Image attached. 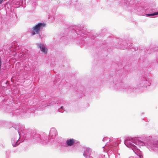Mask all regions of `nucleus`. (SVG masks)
<instances>
[{"instance_id": "obj_1", "label": "nucleus", "mask_w": 158, "mask_h": 158, "mask_svg": "<svg viewBox=\"0 0 158 158\" xmlns=\"http://www.w3.org/2000/svg\"><path fill=\"white\" fill-rule=\"evenodd\" d=\"M46 26V24L45 23H39L35 26H33L31 28V35H34L36 34H39V38H41V35H40V31L43 29Z\"/></svg>"}, {"instance_id": "obj_2", "label": "nucleus", "mask_w": 158, "mask_h": 158, "mask_svg": "<svg viewBox=\"0 0 158 158\" xmlns=\"http://www.w3.org/2000/svg\"><path fill=\"white\" fill-rule=\"evenodd\" d=\"M147 147L150 151H158V141L154 142L152 141H148L146 144Z\"/></svg>"}, {"instance_id": "obj_3", "label": "nucleus", "mask_w": 158, "mask_h": 158, "mask_svg": "<svg viewBox=\"0 0 158 158\" xmlns=\"http://www.w3.org/2000/svg\"><path fill=\"white\" fill-rule=\"evenodd\" d=\"M38 48L42 53L46 55L47 54L48 48L46 45L43 43H38L37 44Z\"/></svg>"}, {"instance_id": "obj_4", "label": "nucleus", "mask_w": 158, "mask_h": 158, "mask_svg": "<svg viewBox=\"0 0 158 158\" xmlns=\"http://www.w3.org/2000/svg\"><path fill=\"white\" fill-rule=\"evenodd\" d=\"M92 152L91 149L89 148H86L83 154V156L86 158H89L90 155Z\"/></svg>"}, {"instance_id": "obj_5", "label": "nucleus", "mask_w": 158, "mask_h": 158, "mask_svg": "<svg viewBox=\"0 0 158 158\" xmlns=\"http://www.w3.org/2000/svg\"><path fill=\"white\" fill-rule=\"evenodd\" d=\"M57 132L56 130L54 128H51L49 134V137H51V139H53L56 135Z\"/></svg>"}, {"instance_id": "obj_6", "label": "nucleus", "mask_w": 158, "mask_h": 158, "mask_svg": "<svg viewBox=\"0 0 158 158\" xmlns=\"http://www.w3.org/2000/svg\"><path fill=\"white\" fill-rule=\"evenodd\" d=\"M75 143V140L73 139H67L66 141V144L68 146H71L73 145Z\"/></svg>"}, {"instance_id": "obj_7", "label": "nucleus", "mask_w": 158, "mask_h": 158, "mask_svg": "<svg viewBox=\"0 0 158 158\" xmlns=\"http://www.w3.org/2000/svg\"><path fill=\"white\" fill-rule=\"evenodd\" d=\"M11 142L13 147H16L19 143H18V140H17V139H14L12 140Z\"/></svg>"}, {"instance_id": "obj_8", "label": "nucleus", "mask_w": 158, "mask_h": 158, "mask_svg": "<svg viewBox=\"0 0 158 158\" xmlns=\"http://www.w3.org/2000/svg\"><path fill=\"white\" fill-rule=\"evenodd\" d=\"M35 141L36 143H39L41 141V140L39 136H37L35 138Z\"/></svg>"}, {"instance_id": "obj_9", "label": "nucleus", "mask_w": 158, "mask_h": 158, "mask_svg": "<svg viewBox=\"0 0 158 158\" xmlns=\"http://www.w3.org/2000/svg\"><path fill=\"white\" fill-rule=\"evenodd\" d=\"M158 15V12H155L153 13L152 14H147L146 15L147 16H153L155 15Z\"/></svg>"}, {"instance_id": "obj_10", "label": "nucleus", "mask_w": 158, "mask_h": 158, "mask_svg": "<svg viewBox=\"0 0 158 158\" xmlns=\"http://www.w3.org/2000/svg\"><path fill=\"white\" fill-rule=\"evenodd\" d=\"M131 89H132V88H131V87L130 88H128V89L127 88H125V89L123 90V91L125 92H129L130 91Z\"/></svg>"}, {"instance_id": "obj_11", "label": "nucleus", "mask_w": 158, "mask_h": 158, "mask_svg": "<svg viewBox=\"0 0 158 158\" xmlns=\"http://www.w3.org/2000/svg\"><path fill=\"white\" fill-rule=\"evenodd\" d=\"M109 139L107 137H105L103 138L102 141H105L107 140V139Z\"/></svg>"}, {"instance_id": "obj_12", "label": "nucleus", "mask_w": 158, "mask_h": 158, "mask_svg": "<svg viewBox=\"0 0 158 158\" xmlns=\"http://www.w3.org/2000/svg\"><path fill=\"white\" fill-rule=\"evenodd\" d=\"M47 141H46L45 142H44V141H42V142L43 143H45L46 142H47Z\"/></svg>"}, {"instance_id": "obj_13", "label": "nucleus", "mask_w": 158, "mask_h": 158, "mask_svg": "<svg viewBox=\"0 0 158 158\" xmlns=\"http://www.w3.org/2000/svg\"><path fill=\"white\" fill-rule=\"evenodd\" d=\"M118 85H116V87H115V88L116 89H117L118 88H117V86Z\"/></svg>"}, {"instance_id": "obj_14", "label": "nucleus", "mask_w": 158, "mask_h": 158, "mask_svg": "<svg viewBox=\"0 0 158 158\" xmlns=\"http://www.w3.org/2000/svg\"><path fill=\"white\" fill-rule=\"evenodd\" d=\"M118 87H120L121 85H120L118 84Z\"/></svg>"}, {"instance_id": "obj_15", "label": "nucleus", "mask_w": 158, "mask_h": 158, "mask_svg": "<svg viewBox=\"0 0 158 158\" xmlns=\"http://www.w3.org/2000/svg\"><path fill=\"white\" fill-rule=\"evenodd\" d=\"M63 108V107H61V108Z\"/></svg>"}, {"instance_id": "obj_16", "label": "nucleus", "mask_w": 158, "mask_h": 158, "mask_svg": "<svg viewBox=\"0 0 158 158\" xmlns=\"http://www.w3.org/2000/svg\"><path fill=\"white\" fill-rule=\"evenodd\" d=\"M90 158H92V157H90Z\"/></svg>"}]
</instances>
